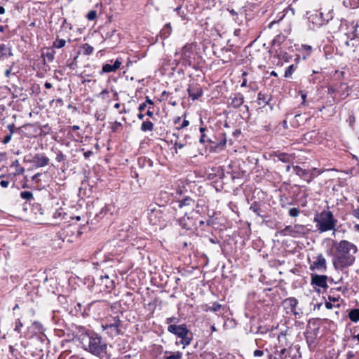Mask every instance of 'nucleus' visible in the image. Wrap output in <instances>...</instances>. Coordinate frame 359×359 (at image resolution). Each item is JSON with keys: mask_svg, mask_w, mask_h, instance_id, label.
<instances>
[{"mask_svg": "<svg viewBox=\"0 0 359 359\" xmlns=\"http://www.w3.org/2000/svg\"><path fill=\"white\" fill-rule=\"evenodd\" d=\"M357 252L358 248L355 244L346 240L339 241L336 245V252L333 259L334 267L342 271L352 266L355 262V255Z\"/></svg>", "mask_w": 359, "mask_h": 359, "instance_id": "f257e3e1", "label": "nucleus"}, {"mask_svg": "<svg viewBox=\"0 0 359 359\" xmlns=\"http://www.w3.org/2000/svg\"><path fill=\"white\" fill-rule=\"evenodd\" d=\"M81 343L85 351L99 358L107 354V344L97 333L88 330L82 335Z\"/></svg>", "mask_w": 359, "mask_h": 359, "instance_id": "f03ea898", "label": "nucleus"}, {"mask_svg": "<svg viewBox=\"0 0 359 359\" xmlns=\"http://www.w3.org/2000/svg\"><path fill=\"white\" fill-rule=\"evenodd\" d=\"M313 222L316 223L317 230L320 233L329 231H336V226L338 221L334 218L333 212L329 210H324L318 213L313 218Z\"/></svg>", "mask_w": 359, "mask_h": 359, "instance_id": "7ed1b4c3", "label": "nucleus"}, {"mask_svg": "<svg viewBox=\"0 0 359 359\" xmlns=\"http://www.w3.org/2000/svg\"><path fill=\"white\" fill-rule=\"evenodd\" d=\"M101 327L103 331L111 338L123 334L122 330V321L117 316L107 317L102 322Z\"/></svg>", "mask_w": 359, "mask_h": 359, "instance_id": "20e7f679", "label": "nucleus"}, {"mask_svg": "<svg viewBox=\"0 0 359 359\" xmlns=\"http://www.w3.org/2000/svg\"><path fill=\"white\" fill-rule=\"evenodd\" d=\"M195 206V201L189 196L177 201L173 206L175 210V217L184 215H197L198 212L194 210Z\"/></svg>", "mask_w": 359, "mask_h": 359, "instance_id": "39448f33", "label": "nucleus"}, {"mask_svg": "<svg viewBox=\"0 0 359 359\" xmlns=\"http://www.w3.org/2000/svg\"><path fill=\"white\" fill-rule=\"evenodd\" d=\"M306 15L309 21L318 27L327 24L333 18L332 11H330L326 15L322 12L318 13V11H315L313 13L306 12Z\"/></svg>", "mask_w": 359, "mask_h": 359, "instance_id": "423d86ee", "label": "nucleus"}, {"mask_svg": "<svg viewBox=\"0 0 359 359\" xmlns=\"http://www.w3.org/2000/svg\"><path fill=\"white\" fill-rule=\"evenodd\" d=\"M293 171L299 176L301 179L306 181L308 183H310L313 181V180L315 178V172H318V174L320 175V172L317 170L316 168H313L311 170H306L301 168L299 165H294L293 166Z\"/></svg>", "mask_w": 359, "mask_h": 359, "instance_id": "0eeeda50", "label": "nucleus"}, {"mask_svg": "<svg viewBox=\"0 0 359 359\" xmlns=\"http://www.w3.org/2000/svg\"><path fill=\"white\" fill-rule=\"evenodd\" d=\"M194 43H187L182 48L181 59L184 64L191 65L195 60V53L194 51Z\"/></svg>", "mask_w": 359, "mask_h": 359, "instance_id": "6e6552de", "label": "nucleus"}, {"mask_svg": "<svg viewBox=\"0 0 359 359\" xmlns=\"http://www.w3.org/2000/svg\"><path fill=\"white\" fill-rule=\"evenodd\" d=\"M298 304L299 302L296 298L289 297L283 301V306L286 310V313L287 314H292L297 316L302 313V311L297 309Z\"/></svg>", "mask_w": 359, "mask_h": 359, "instance_id": "1a4fd4ad", "label": "nucleus"}, {"mask_svg": "<svg viewBox=\"0 0 359 359\" xmlns=\"http://www.w3.org/2000/svg\"><path fill=\"white\" fill-rule=\"evenodd\" d=\"M196 215H184L180 217H177L178 219L179 224L187 230H192L196 229L197 226L196 219L195 218Z\"/></svg>", "mask_w": 359, "mask_h": 359, "instance_id": "9d476101", "label": "nucleus"}, {"mask_svg": "<svg viewBox=\"0 0 359 359\" xmlns=\"http://www.w3.org/2000/svg\"><path fill=\"white\" fill-rule=\"evenodd\" d=\"M97 284L101 287V292H109L114 287V281L107 275L100 276L97 280Z\"/></svg>", "mask_w": 359, "mask_h": 359, "instance_id": "9b49d317", "label": "nucleus"}, {"mask_svg": "<svg viewBox=\"0 0 359 359\" xmlns=\"http://www.w3.org/2000/svg\"><path fill=\"white\" fill-rule=\"evenodd\" d=\"M49 158L43 153L36 154L32 159V163L36 168L45 167L49 164Z\"/></svg>", "mask_w": 359, "mask_h": 359, "instance_id": "f8f14e48", "label": "nucleus"}, {"mask_svg": "<svg viewBox=\"0 0 359 359\" xmlns=\"http://www.w3.org/2000/svg\"><path fill=\"white\" fill-rule=\"evenodd\" d=\"M168 331L176 336L179 338L182 337L183 335H186L189 334V330L185 324L176 325H170L168 327Z\"/></svg>", "mask_w": 359, "mask_h": 359, "instance_id": "ddd939ff", "label": "nucleus"}, {"mask_svg": "<svg viewBox=\"0 0 359 359\" xmlns=\"http://www.w3.org/2000/svg\"><path fill=\"white\" fill-rule=\"evenodd\" d=\"M327 280V276L325 275L311 274V283L314 286L326 289L328 287Z\"/></svg>", "mask_w": 359, "mask_h": 359, "instance_id": "4468645a", "label": "nucleus"}, {"mask_svg": "<svg viewBox=\"0 0 359 359\" xmlns=\"http://www.w3.org/2000/svg\"><path fill=\"white\" fill-rule=\"evenodd\" d=\"M327 269L326 259L322 254L316 257V259L311 264V270L325 271Z\"/></svg>", "mask_w": 359, "mask_h": 359, "instance_id": "2eb2a0df", "label": "nucleus"}, {"mask_svg": "<svg viewBox=\"0 0 359 359\" xmlns=\"http://www.w3.org/2000/svg\"><path fill=\"white\" fill-rule=\"evenodd\" d=\"M244 102V97L241 93L233 94L228 100L229 107L238 108Z\"/></svg>", "mask_w": 359, "mask_h": 359, "instance_id": "dca6fc26", "label": "nucleus"}, {"mask_svg": "<svg viewBox=\"0 0 359 359\" xmlns=\"http://www.w3.org/2000/svg\"><path fill=\"white\" fill-rule=\"evenodd\" d=\"M122 64L121 58H117L112 64L107 63L103 65L100 74L114 72L118 69Z\"/></svg>", "mask_w": 359, "mask_h": 359, "instance_id": "f3484780", "label": "nucleus"}, {"mask_svg": "<svg viewBox=\"0 0 359 359\" xmlns=\"http://www.w3.org/2000/svg\"><path fill=\"white\" fill-rule=\"evenodd\" d=\"M189 96L193 100L198 99L203 95V90L197 86H191L188 88Z\"/></svg>", "mask_w": 359, "mask_h": 359, "instance_id": "a211bd4d", "label": "nucleus"}, {"mask_svg": "<svg viewBox=\"0 0 359 359\" xmlns=\"http://www.w3.org/2000/svg\"><path fill=\"white\" fill-rule=\"evenodd\" d=\"M273 156L277 158L278 161H282L283 163H290L293 160L292 156L287 153L276 151L274 152Z\"/></svg>", "mask_w": 359, "mask_h": 359, "instance_id": "6ab92c4d", "label": "nucleus"}, {"mask_svg": "<svg viewBox=\"0 0 359 359\" xmlns=\"http://www.w3.org/2000/svg\"><path fill=\"white\" fill-rule=\"evenodd\" d=\"M293 233H294V238L303 236L308 233V229L304 225L295 224L294 226Z\"/></svg>", "mask_w": 359, "mask_h": 359, "instance_id": "aec40b11", "label": "nucleus"}, {"mask_svg": "<svg viewBox=\"0 0 359 359\" xmlns=\"http://www.w3.org/2000/svg\"><path fill=\"white\" fill-rule=\"evenodd\" d=\"M270 100H271V97H269L266 94H264L262 92H259L258 93L257 104L259 105H260V106L262 105L263 107H264L266 104L269 105Z\"/></svg>", "mask_w": 359, "mask_h": 359, "instance_id": "412c9836", "label": "nucleus"}, {"mask_svg": "<svg viewBox=\"0 0 359 359\" xmlns=\"http://www.w3.org/2000/svg\"><path fill=\"white\" fill-rule=\"evenodd\" d=\"M287 349L282 348L280 351L276 350L273 354L269 355V359H285L286 355Z\"/></svg>", "mask_w": 359, "mask_h": 359, "instance_id": "4be33fe9", "label": "nucleus"}, {"mask_svg": "<svg viewBox=\"0 0 359 359\" xmlns=\"http://www.w3.org/2000/svg\"><path fill=\"white\" fill-rule=\"evenodd\" d=\"M172 32V27L170 23H167L162 28L160 32L161 37L163 39H165L170 36Z\"/></svg>", "mask_w": 359, "mask_h": 359, "instance_id": "5701e85b", "label": "nucleus"}, {"mask_svg": "<svg viewBox=\"0 0 359 359\" xmlns=\"http://www.w3.org/2000/svg\"><path fill=\"white\" fill-rule=\"evenodd\" d=\"M11 166L15 169V175H22L25 172V168L20 165L18 160H15Z\"/></svg>", "mask_w": 359, "mask_h": 359, "instance_id": "b1692460", "label": "nucleus"}, {"mask_svg": "<svg viewBox=\"0 0 359 359\" xmlns=\"http://www.w3.org/2000/svg\"><path fill=\"white\" fill-rule=\"evenodd\" d=\"M293 229H294V226H290V225L286 226L283 229L280 231V234L283 236H290L292 237H294V233H293Z\"/></svg>", "mask_w": 359, "mask_h": 359, "instance_id": "393cba45", "label": "nucleus"}, {"mask_svg": "<svg viewBox=\"0 0 359 359\" xmlns=\"http://www.w3.org/2000/svg\"><path fill=\"white\" fill-rule=\"evenodd\" d=\"M348 317L352 322L359 321V309H351L348 313Z\"/></svg>", "mask_w": 359, "mask_h": 359, "instance_id": "a878e982", "label": "nucleus"}, {"mask_svg": "<svg viewBox=\"0 0 359 359\" xmlns=\"http://www.w3.org/2000/svg\"><path fill=\"white\" fill-rule=\"evenodd\" d=\"M30 328L33 330L32 332L34 334L42 333L43 331L42 325L39 322L33 323Z\"/></svg>", "mask_w": 359, "mask_h": 359, "instance_id": "bb28decb", "label": "nucleus"}, {"mask_svg": "<svg viewBox=\"0 0 359 359\" xmlns=\"http://www.w3.org/2000/svg\"><path fill=\"white\" fill-rule=\"evenodd\" d=\"M154 130V123L149 121H144L141 125V130L143 132L152 131Z\"/></svg>", "mask_w": 359, "mask_h": 359, "instance_id": "cd10ccee", "label": "nucleus"}, {"mask_svg": "<svg viewBox=\"0 0 359 359\" xmlns=\"http://www.w3.org/2000/svg\"><path fill=\"white\" fill-rule=\"evenodd\" d=\"M285 40V36L282 34L277 35L272 41L273 46H280Z\"/></svg>", "mask_w": 359, "mask_h": 359, "instance_id": "c85d7f7f", "label": "nucleus"}, {"mask_svg": "<svg viewBox=\"0 0 359 359\" xmlns=\"http://www.w3.org/2000/svg\"><path fill=\"white\" fill-rule=\"evenodd\" d=\"M66 44V41L65 39H59L58 36L56 37L55 41L53 43V48H62Z\"/></svg>", "mask_w": 359, "mask_h": 359, "instance_id": "c756f323", "label": "nucleus"}, {"mask_svg": "<svg viewBox=\"0 0 359 359\" xmlns=\"http://www.w3.org/2000/svg\"><path fill=\"white\" fill-rule=\"evenodd\" d=\"M0 53L3 55H8L9 56L12 55V52H11V49L10 47H8L7 45L6 44H1L0 45Z\"/></svg>", "mask_w": 359, "mask_h": 359, "instance_id": "7c9ffc66", "label": "nucleus"}, {"mask_svg": "<svg viewBox=\"0 0 359 359\" xmlns=\"http://www.w3.org/2000/svg\"><path fill=\"white\" fill-rule=\"evenodd\" d=\"M222 307V305L217 302H215L212 304V306H208L205 309V311H212V312H217Z\"/></svg>", "mask_w": 359, "mask_h": 359, "instance_id": "2f4dec72", "label": "nucleus"}, {"mask_svg": "<svg viewBox=\"0 0 359 359\" xmlns=\"http://www.w3.org/2000/svg\"><path fill=\"white\" fill-rule=\"evenodd\" d=\"M169 353L170 355L164 357L163 359H182V353L180 351L170 352Z\"/></svg>", "mask_w": 359, "mask_h": 359, "instance_id": "473e14b6", "label": "nucleus"}, {"mask_svg": "<svg viewBox=\"0 0 359 359\" xmlns=\"http://www.w3.org/2000/svg\"><path fill=\"white\" fill-rule=\"evenodd\" d=\"M66 213L63 211L62 209H57L55 210V212L53 214V218L54 219H61L64 218Z\"/></svg>", "mask_w": 359, "mask_h": 359, "instance_id": "72a5a7b5", "label": "nucleus"}, {"mask_svg": "<svg viewBox=\"0 0 359 359\" xmlns=\"http://www.w3.org/2000/svg\"><path fill=\"white\" fill-rule=\"evenodd\" d=\"M20 197L27 201L34 198L33 194L29 191H24L20 192Z\"/></svg>", "mask_w": 359, "mask_h": 359, "instance_id": "f704fd0d", "label": "nucleus"}, {"mask_svg": "<svg viewBox=\"0 0 359 359\" xmlns=\"http://www.w3.org/2000/svg\"><path fill=\"white\" fill-rule=\"evenodd\" d=\"M82 48H83V53L86 55H89L92 54L94 50L93 47L88 43H85L83 46Z\"/></svg>", "mask_w": 359, "mask_h": 359, "instance_id": "c9c22d12", "label": "nucleus"}, {"mask_svg": "<svg viewBox=\"0 0 359 359\" xmlns=\"http://www.w3.org/2000/svg\"><path fill=\"white\" fill-rule=\"evenodd\" d=\"M229 13L231 14L233 19L236 23L241 24L242 22V19H240V14L236 12L233 9L229 10Z\"/></svg>", "mask_w": 359, "mask_h": 359, "instance_id": "e433bc0d", "label": "nucleus"}, {"mask_svg": "<svg viewBox=\"0 0 359 359\" xmlns=\"http://www.w3.org/2000/svg\"><path fill=\"white\" fill-rule=\"evenodd\" d=\"M181 339V344L184 346V348L191 344V338L188 336V334L183 335L182 337H180Z\"/></svg>", "mask_w": 359, "mask_h": 359, "instance_id": "4c0bfd02", "label": "nucleus"}, {"mask_svg": "<svg viewBox=\"0 0 359 359\" xmlns=\"http://www.w3.org/2000/svg\"><path fill=\"white\" fill-rule=\"evenodd\" d=\"M294 70V65L289 66L285 72V77L289 78L292 76Z\"/></svg>", "mask_w": 359, "mask_h": 359, "instance_id": "58836bf2", "label": "nucleus"}, {"mask_svg": "<svg viewBox=\"0 0 359 359\" xmlns=\"http://www.w3.org/2000/svg\"><path fill=\"white\" fill-rule=\"evenodd\" d=\"M109 91L107 89L103 90L100 94L98 95V97L101 98L102 100H106L109 98Z\"/></svg>", "mask_w": 359, "mask_h": 359, "instance_id": "ea45409f", "label": "nucleus"}, {"mask_svg": "<svg viewBox=\"0 0 359 359\" xmlns=\"http://www.w3.org/2000/svg\"><path fill=\"white\" fill-rule=\"evenodd\" d=\"M250 210H252V212H254L257 216L262 217V215L260 214V210L257 206L256 203L252 204L250 208Z\"/></svg>", "mask_w": 359, "mask_h": 359, "instance_id": "a19ab883", "label": "nucleus"}, {"mask_svg": "<svg viewBox=\"0 0 359 359\" xmlns=\"http://www.w3.org/2000/svg\"><path fill=\"white\" fill-rule=\"evenodd\" d=\"M205 130H206L205 128H203V127L200 128V132L201 133V136L199 141L201 143H205L206 142H208V140L206 139L205 135L204 133Z\"/></svg>", "mask_w": 359, "mask_h": 359, "instance_id": "79ce46f5", "label": "nucleus"}, {"mask_svg": "<svg viewBox=\"0 0 359 359\" xmlns=\"http://www.w3.org/2000/svg\"><path fill=\"white\" fill-rule=\"evenodd\" d=\"M289 215L291 217H296L299 215V210L297 208H290L289 210Z\"/></svg>", "mask_w": 359, "mask_h": 359, "instance_id": "37998d69", "label": "nucleus"}, {"mask_svg": "<svg viewBox=\"0 0 359 359\" xmlns=\"http://www.w3.org/2000/svg\"><path fill=\"white\" fill-rule=\"evenodd\" d=\"M97 17V12L95 11H90L87 14V18L88 20H93Z\"/></svg>", "mask_w": 359, "mask_h": 359, "instance_id": "c03bdc74", "label": "nucleus"}, {"mask_svg": "<svg viewBox=\"0 0 359 359\" xmlns=\"http://www.w3.org/2000/svg\"><path fill=\"white\" fill-rule=\"evenodd\" d=\"M186 144L182 143L181 142L176 141L174 144V149L175 150V153H177V149H181L184 147Z\"/></svg>", "mask_w": 359, "mask_h": 359, "instance_id": "a18cd8bd", "label": "nucleus"}, {"mask_svg": "<svg viewBox=\"0 0 359 359\" xmlns=\"http://www.w3.org/2000/svg\"><path fill=\"white\" fill-rule=\"evenodd\" d=\"M179 320V318L177 317H170L166 319V323L170 325H172V323H177Z\"/></svg>", "mask_w": 359, "mask_h": 359, "instance_id": "49530a36", "label": "nucleus"}, {"mask_svg": "<svg viewBox=\"0 0 359 359\" xmlns=\"http://www.w3.org/2000/svg\"><path fill=\"white\" fill-rule=\"evenodd\" d=\"M22 327V323L21 321L18 319L15 322V331L18 332V333L20 332L21 327Z\"/></svg>", "mask_w": 359, "mask_h": 359, "instance_id": "de8ad7c7", "label": "nucleus"}, {"mask_svg": "<svg viewBox=\"0 0 359 359\" xmlns=\"http://www.w3.org/2000/svg\"><path fill=\"white\" fill-rule=\"evenodd\" d=\"M77 57H78V56L74 57L73 61L70 64L68 65L69 67L71 69H76Z\"/></svg>", "mask_w": 359, "mask_h": 359, "instance_id": "09e8293b", "label": "nucleus"}, {"mask_svg": "<svg viewBox=\"0 0 359 359\" xmlns=\"http://www.w3.org/2000/svg\"><path fill=\"white\" fill-rule=\"evenodd\" d=\"M358 27V24H355V25H352V28L354 29V31L351 33V35H348V38L351 39H354L355 36H356V28Z\"/></svg>", "mask_w": 359, "mask_h": 359, "instance_id": "8fccbe9b", "label": "nucleus"}, {"mask_svg": "<svg viewBox=\"0 0 359 359\" xmlns=\"http://www.w3.org/2000/svg\"><path fill=\"white\" fill-rule=\"evenodd\" d=\"M170 95V93L166 92V91H163L161 95V99L160 100L161 101H164V100H168V96Z\"/></svg>", "mask_w": 359, "mask_h": 359, "instance_id": "3c124183", "label": "nucleus"}, {"mask_svg": "<svg viewBox=\"0 0 359 359\" xmlns=\"http://www.w3.org/2000/svg\"><path fill=\"white\" fill-rule=\"evenodd\" d=\"M11 137H12V134H8V135H6V136L4 137V139H3V140H2V142H3L4 144H8V143L11 141Z\"/></svg>", "mask_w": 359, "mask_h": 359, "instance_id": "603ef678", "label": "nucleus"}, {"mask_svg": "<svg viewBox=\"0 0 359 359\" xmlns=\"http://www.w3.org/2000/svg\"><path fill=\"white\" fill-rule=\"evenodd\" d=\"M189 125V121L188 120L184 119L182 123L179 127H177V128L178 130H180V129H182L183 128H185V127L188 126Z\"/></svg>", "mask_w": 359, "mask_h": 359, "instance_id": "864d4df0", "label": "nucleus"}, {"mask_svg": "<svg viewBox=\"0 0 359 359\" xmlns=\"http://www.w3.org/2000/svg\"><path fill=\"white\" fill-rule=\"evenodd\" d=\"M65 155L60 152V154H58L55 158V159L58 161V162H61L64 159H65Z\"/></svg>", "mask_w": 359, "mask_h": 359, "instance_id": "5fc2aeb1", "label": "nucleus"}, {"mask_svg": "<svg viewBox=\"0 0 359 359\" xmlns=\"http://www.w3.org/2000/svg\"><path fill=\"white\" fill-rule=\"evenodd\" d=\"M253 355L255 357H261L264 355V351L261 350H255Z\"/></svg>", "mask_w": 359, "mask_h": 359, "instance_id": "6e6d98bb", "label": "nucleus"}, {"mask_svg": "<svg viewBox=\"0 0 359 359\" xmlns=\"http://www.w3.org/2000/svg\"><path fill=\"white\" fill-rule=\"evenodd\" d=\"M302 49H303L304 50L306 51L308 54H309V53L311 51V50H312L311 46H309V45H302Z\"/></svg>", "mask_w": 359, "mask_h": 359, "instance_id": "4d7b16f0", "label": "nucleus"}, {"mask_svg": "<svg viewBox=\"0 0 359 359\" xmlns=\"http://www.w3.org/2000/svg\"><path fill=\"white\" fill-rule=\"evenodd\" d=\"M9 185V181L8 180H1L0 182V186L3 188H7Z\"/></svg>", "mask_w": 359, "mask_h": 359, "instance_id": "13d9d810", "label": "nucleus"}, {"mask_svg": "<svg viewBox=\"0 0 359 359\" xmlns=\"http://www.w3.org/2000/svg\"><path fill=\"white\" fill-rule=\"evenodd\" d=\"M353 215L359 220V207L353 211Z\"/></svg>", "mask_w": 359, "mask_h": 359, "instance_id": "bf43d9fd", "label": "nucleus"}, {"mask_svg": "<svg viewBox=\"0 0 359 359\" xmlns=\"http://www.w3.org/2000/svg\"><path fill=\"white\" fill-rule=\"evenodd\" d=\"M146 107H147L146 102H143L141 104H140L138 109L140 111H142L145 109Z\"/></svg>", "mask_w": 359, "mask_h": 359, "instance_id": "052dcab7", "label": "nucleus"}, {"mask_svg": "<svg viewBox=\"0 0 359 359\" xmlns=\"http://www.w3.org/2000/svg\"><path fill=\"white\" fill-rule=\"evenodd\" d=\"M93 151H87L84 152L83 156H84L85 158H89L90 156H92V155H93Z\"/></svg>", "mask_w": 359, "mask_h": 359, "instance_id": "680f3d73", "label": "nucleus"}, {"mask_svg": "<svg viewBox=\"0 0 359 359\" xmlns=\"http://www.w3.org/2000/svg\"><path fill=\"white\" fill-rule=\"evenodd\" d=\"M14 125L13 124H9L8 125L7 128L8 129L10 130V133L9 134H12L14 133Z\"/></svg>", "mask_w": 359, "mask_h": 359, "instance_id": "e2e57ef3", "label": "nucleus"}, {"mask_svg": "<svg viewBox=\"0 0 359 359\" xmlns=\"http://www.w3.org/2000/svg\"><path fill=\"white\" fill-rule=\"evenodd\" d=\"M354 356H355V354L353 353V351H348V352L346 353V358H347V359H351V358H353Z\"/></svg>", "mask_w": 359, "mask_h": 359, "instance_id": "0e129e2a", "label": "nucleus"}, {"mask_svg": "<svg viewBox=\"0 0 359 359\" xmlns=\"http://www.w3.org/2000/svg\"><path fill=\"white\" fill-rule=\"evenodd\" d=\"M46 57H48V60L51 62L54 59V55L53 53H47Z\"/></svg>", "mask_w": 359, "mask_h": 359, "instance_id": "69168bd1", "label": "nucleus"}, {"mask_svg": "<svg viewBox=\"0 0 359 359\" xmlns=\"http://www.w3.org/2000/svg\"><path fill=\"white\" fill-rule=\"evenodd\" d=\"M325 307L327 309H332L333 307V305L331 302H326L325 303Z\"/></svg>", "mask_w": 359, "mask_h": 359, "instance_id": "338daca9", "label": "nucleus"}, {"mask_svg": "<svg viewBox=\"0 0 359 359\" xmlns=\"http://www.w3.org/2000/svg\"><path fill=\"white\" fill-rule=\"evenodd\" d=\"M150 109H151V107H149V109L147 110V115L149 116V117H152L154 115V113Z\"/></svg>", "mask_w": 359, "mask_h": 359, "instance_id": "774afa93", "label": "nucleus"}]
</instances>
